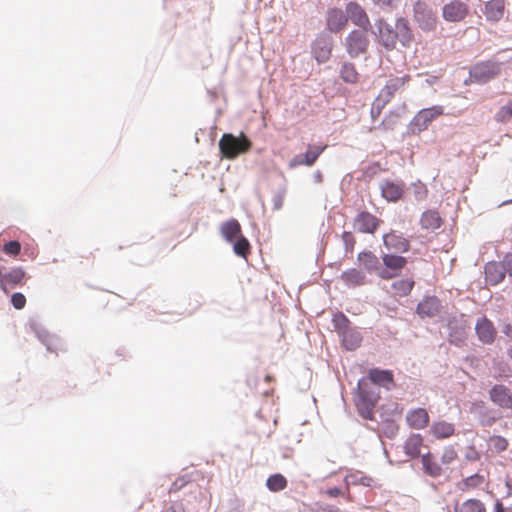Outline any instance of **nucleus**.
Wrapping results in <instances>:
<instances>
[{"label": "nucleus", "instance_id": "obj_7", "mask_svg": "<svg viewBox=\"0 0 512 512\" xmlns=\"http://www.w3.org/2000/svg\"><path fill=\"white\" fill-rule=\"evenodd\" d=\"M29 327L47 351L57 354L59 350H62V339L55 334H51L38 320L29 319Z\"/></svg>", "mask_w": 512, "mask_h": 512}, {"label": "nucleus", "instance_id": "obj_19", "mask_svg": "<svg viewBox=\"0 0 512 512\" xmlns=\"http://www.w3.org/2000/svg\"><path fill=\"white\" fill-rule=\"evenodd\" d=\"M490 399L502 408H512V393L505 385H495L490 390Z\"/></svg>", "mask_w": 512, "mask_h": 512}, {"label": "nucleus", "instance_id": "obj_62", "mask_svg": "<svg viewBox=\"0 0 512 512\" xmlns=\"http://www.w3.org/2000/svg\"><path fill=\"white\" fill-rule=\"evenodd\" d=\"M313 180L315 183H322L323 182V174L320 170H316L313 173Z\"/></svg>", "mask_w": 512, "mask_h": 512}, {"label": "nucleus", "instance_id": "obj_28", "mask_svg": "<svg viewBox=\"0 0 512 512\" xmlns=\"http://www.w3.org/2000/svg\"><path fill=\"white\" fill-rule=\"evenodd\" d=\"M418 23L423 30H432L436 25L435 13L418 2Z\"/></svg>", "mask_w": 512, "mask_h": 512}, {"label": "nucleus", "instance_id": "obj_56", "mask_svg": "<svg viewBox=\"0 0 512 512\" xmlns=\"http://www.w3.org/2000/svg\"><path fill=\"white\" fill-rule=\"evenodd\" d=\"M406 421L412 429H416V408H412L408 411Z\"/></svg>", "mask_w": 512, "mask_h": 512}, {"label": "nucleus", "instance_id": "obj_58", "mask_svg": "<svg viewBox=\"0 0 512 512\" xmlns=\"http://www.w3.org/2000/svg\"><path fill=\"white\" fill-rule=\"evenodd\" d=\"M166 512H185L184 506L181 502H172L166 509Z\"/></svg>", "mask_w": 512, "mask_h": 512}, {"label": "nucleus", "instance_id": "obj_3", "mask_svg": "<svg viewBox=\"0 0 512 512\" xmlns=\"http://www.w3.org/2000/svg\"><path fill=\"white\" fill-rule=\"evenodd\" d=\"M218 147L223 157L233 160L240 154L247 153L252 147V142L243 132L239 136L224 133L218 142Z\"/></svg>", "mask_w": 512, "mask_h": 512}, {"label": "nucleus", "instance_id": "obj_42", "mask_svg": "<svg viewBox=\"0 0 512 512\" xmlns=\"http://www.w3.org/2000/svg\"><path fill=\"white\" fill-rule=\"evenodd\" d=\"M346 481L348 484H360L363 486L370 487L372 485L373 479L371 477L365 476L362 472L357 471L352 473L346 477Z\"/></svg>", "mask_w": 512, "mask_h": 512}, {"label": "nucleus", "instance_id": "obj_37", "mask_svg": "<svg viewBox=\"0 0 512 512\" xmlns=\"http://www.w3.org/2000/svg\"><path fill=\"white\" fill-rule=\"evenodd\" d=\"M230 244L233 246V252L241 258H246L250 253V242L243 234L233 240V242H230Z\"/></svg>", "mask_w": 512, "mask_h": 512}, {"label": "nucleus", "instance_id": "obj_52", "mask_svg": "<svg viewBox=\"0 0 512 512\" xmlns=\"http://www.w3.org/2000/svg\"><path fill=\"white\" fill-rule=\"evenodd\" d=\"M386 102H388V100H386L384 97H381V95L379 94L371 108L372 118H375L381 113V109L384 107Z\"/></svg>", "mask_w": 512, "mask_h": 512}, {"label": "nucleus", "instance_id": "obj_59", "mask_svg": "<svg viewBox=\"0 0 512 512\" xmlns=\"http://www.w3.org/2000/svg\"><path fill=\"white\" fill-rule=\"evenodd\" d=\"M326 494L331 497V498H335V497H338L339 495L342 494V490L341 488L337 487V486H334V487H330L326 490Z\"/></svg>", "mask_w": 512, "mask_h": 512}, {"label": "nucleus", "instance_id": "obj_29", "mask_svg": "<svg viewBox=\"0 0 512 512\" xmlns=\"http://www.w3.org/2000/svg\"><path fill=\"white\" fill-rule=\"evenodd\" d=\"M443 219L436 210H427L421 216V226L423 229L434 231L441 227Z\"/></svg>", "mask_w": 512, "mask_h": 512}, {"label": "nucleus", "instance_id": "obj_18", "mask_svg": "<svg viewBox=\"0 0 512 512\" xmlns=\"http://www.w3.org/2000/svg\"><path fill=\"white\" fill-rule=\"evenodd\" d=\"M383 243L389 253H404L409 249V241L402 235L391 232L383 235Z\"/></svg>", "mask_w": 512, "mask_h": 512}, {"label": "nucleus", "instance_id": "obj_43", "mask_svg": "<svg viewBox=\"0 0 512 512\" xmlns=\"http://www.w3.org/2000/svg\"><path fill=\"white\" fill-rule=\"evenodd\" d=\"M1 249L6 255L15 258L21 253L22 247L18 240H9L2 244Z\"/></svg>", "mask_w": 512, "mask_h": 512}, {"label": "nucleus", "instance_id": "obj_20", "mask_svg": "<svg viewBox=\"0 0 512 512\" xmlns=\"http://www.w3.org/2000/svg\"><path fill=\"white\" fill-rule=\"evenodd\" d=\"M339 337L342 347L347 351H355L361 346L363 341L362 334L355 326L346 330L345 333H341Z\"/></svg>", "mask_w": 512, "mask_h": 512}, {"label": "nucleus", "instance_id": "obj_55", "mask_svg": "<svg viewBox=\"0 0 512 512\" xmlns=\"http://www.w3.org/2000/svg\"><path fill=\"white\" fill-rule=\"evenodd\" d=\"M494 512H512V502L504 503L501 500H496L494 504Z\"/></svg>", "mask_w": 512, "mask_h": 512}, {"label": "nucleus", "instance_id": "obj_11", "mask_svg": "<svg viewBox=\"0 0 512 512\" xmlns=\"http://www.w3.org/2000/svg\"><path fill=\"white\" fill-rule=\"evenodd\" d=\"M345 13L346 16H348V22L351 21L356 27L361 29L371 28L372 22L367 11L356 0H351L346 3Z\"/></svg>", "mask_w": 512, "mask_h": 512}, {"label": "nucleus", "instance_id": "obj_25", "mask_svg": "<svg viewBox=\"0 0 512 512\" xmlns=\"http://www.w3.org/2000/svg\"><path fill=\"white\" fill-rule=\"evenodd\" d=\"M505 0H490L485 4L484 14L487 20L498 22L504 16Z\"/></svg>", "mask_w": 512, "mask_h": 512}, {"label": "nucleus", "instance_id": "obj_1", "mask_svg": "<svg viewBox=\"0 0 512 512\" xmlns=\"http://www.w3.org/2000/svg\"><path fill=\"white\" fill-rule=\"evenodd\" d=\"M368 30L373 41L386 51L396 49L398 42L403 47H409L414 39L410 24L404 17H398L395 26H392L384 17L379 16L374 19Z\"/></svg>", "mask_w": 512, "mask_h": 512}, {"label": "nucleus", "instance_id": "obj_49", "mask_svg": "<svg viewBox=\"0 0 512 512\" xmlns=\"http://www.w3.org/2000/svg\"><path fill=\"white\" fill-rule=\"evenodd\" d=\"M342 241L344 243L345 252L351 253L354 250V245L356 243L355 237L352 232L344 231L341 235Z\"/></svg>", "mask_w": 512, "mask_h": 512}, {"label": "nucleus", "instance_id": "obj_4", "mask_svg": "<svg viewBox=\"0 0 512 512\" xmlns=\"http://www.w3.org/2000/svg\"><path fill=\"white\" fill-rule=\"evenodd\" d=\"M370 31L368 29H353L344 38L343 46L351 59L366 55L370 47Z\"/></svg>", "mask_w": 512, "mask_h": 512}, {"label": "nucleus", "instance_id": "obj_33", "mask_svg": "<svg viewBox=\"0 0 512 512\" xmlns=\"http://www.w3.org/2000/svg\"><path fill=\"white\" fill-rule=\"evenodd\" d=\"M286 193H287V180L281 174L280 175V182L278 183L277 189L274 192V195L272 197L273 210L277 211V210H280L283 207V202H284V198H285Z\"/></svg>", "mask_w": 512, "mask_h": 512}, {"label": "nucleus", "instance_id": "obj_15", "mask_svg": "<svg viewBox=\"0 0 512 512\" xmlns=\"http://www.w3.org/2000/svg\"><path fill=\"white\" fill-rule=\"evenodd\" d=\"M379 223L380 219L368 211H361L354 218V227L361 233H375L379 227Z\"/></svg>", "mask_w": 512, "mask_h": 512}, {"label": "nucleus", "instance_id": "obj_13", "mask_svg": "<svg viewBox=\"0 0 512 512\" xmlns=\"http://www.w3.org/2000/svg\"><path fill=\"white\" fill-rule=\"evenodd\" d=\"M27 274L22 267H14L5 272L0 280V288L8 294L11 289L21 287L25 284Z\"/></svg>", "mask_w": 512, "mask_h": 512}, {"label": "nucleus", "instance_id": "obj_24", "mask_svg": "<svg viewBox=\"0 0 512 512\" xmlns=\"http://www.w3.org/2000/svg\"><path fill=\"white\" fill-rule=\"evenodd\" d=\"M220 232L228 243L233 242L242 235L241 225L238 220L231 218L221 224Z\"/></svg>", "mask_w": 512, "mask_h": 512}, {"label": "nucleus", "instance_id": "obj_60", "mask_svg": "<svg viewBox=\"0 0 512 512\" xmlns=\"http://www.w3.org/2000/svg\"><path fill=\"white\" fill-rule=\"evenodd\" d=\"M505 486L507 488L506 499L512 498V477H507L505 481Z\"/></svg>", "mask_w": 512, "mask_h": 512}, {"label": "nucleus", "instance_id": "obj_34", "mask_svg": "<svg viewBox=\"0 0 512 512\" xmlns=\"http://www.w3.org/2000/svg\"><path fill=\"white\" fill-rule=\"evenodd\" d=\"M340 78L347 84H355L358 82L359 73L355 64L352 62H344L340 68Z\"/></svg>", "mask_w": 512, "mask_h": 512}, {"label": "nucleus", "instance_id": "obj_35", "mask_svg": "<svg viewBox=\"0 0 512 512\" xmlns=\"http://www.w3.org/2000/svg\"><path fill=\"white\" fill-rule=\"evenodd\" d=\"M331 322L338 335L345 333L346 330L353 326L350 319L342 311L335 312L332 316Z\"/></svg>", "mask_w": 512, "mask_h": 512}, {"label": "nucleus", "instance_id": "obj_45", "mask_svg": "<svg viewBox=\"0 0 512 512\" xmlns=\"http://www.w3.org/2000/svg\"><path fill=\"white\" fill-rule=\"evenodd\" d=\"M339 508L326 504V503H315L313 506L311 505H304L303 509L300 512H338Z\"/></svg>", "mask_w": 512, "mask_h": 512}, {"label": "nucleus", "instance_id": "obj_64", "mask_svg": "<svg viewBox=\"0 0 512 512\" xmlns=\"http://www.w3.org/2000/svg\"><path fill=\"white\" fill-rule=\"evenodd\" d=\"M24 254H26L27 256H29L31 258H34L36 256L35 252L33 250H30L29 248H26L24 250Z\"/></svg>", "mask_w": 512, "mask_h": 512}, {"label": "nucleus", "instance_id": "obj_23", "mask_svg": "<svg viewBox=\"0 0 512 512\" xmlns=\"http://www.w3.org/2000/svg\"><path fill=\"white\" fill-rule=\"evenodd\" d=\"M340 278L349 287H358L367 283V278L364 272L356 268H350L343 271Z\"/></svg>", "mask_w": 512, "mask_h": 512}, {"label": "nucleus", "instance_id": "obj_53", "mask_svg": "<svg viewBox=\"0 0 512 512\" xmlns=\"http://www.w3.org/2000/svg\"><path fill=\"white\" fill-rule=\"evenodd\" d=\"M457 459V452L453 447H448L444 450L442 455V462L444 464H451Z\"/></svg>", "mask_w": 512, "mask_h": 512}, {"label": "nucleus", "instance_id": "obj_61", "mask_svg": "<svg viewBox=\"0 0 512 512\" xmlns=\"http://www.w3.org/2000/svg\"><path fill=\"white\" fill-rule=\"evenodd\" d=\"M408 133H416V115L410 120L408 125Z\"/></svg>", "mask_w": 512, "mask_h": 512}, {"label": "nucleus", "instance_id": "obj_27", "mask_svg": "<svg viewBox=\"0 0 512 512\" xmlns=\"http://www.w3.org/2000/svg\"><path fill=\"white\" fill-rule=\"evenodd\" d=\"M429 432L435 439H446L454 435L455 427L454 424L441 420L434 422Z\"/></svg>", "mask_w": 512, "mask_h": 512}, {"label": "nucleus", "instance_id": "obj_40", "mask_svg": "<svg viewBox=\"0 0 512 512\" xmlns=\"http://www.w3.org/2000/svg\"><path fill=\"white\" fill-rule=\"evenodd\" d=\"M287 484V479L280 473L272 474L266 480V486L272 492H278L285 489Z\"/></svg>", "mask_w": 512, "mask_h": 512}, {"label": "nucleus", "instance_id": "obj_26", "mask_svg": "<svg viewBox=\"0 0 512 512\" xmlns=\"http://www.w3.org/2000/svg\"><path fill=\"white\" fill-rule=\"evenodd\" d=\"M440 309V301L436 297H426L418 304V315L421 317H433L439 314Z\"/></svg>", "mask_w": 512, "mask_h": 512}, {"label": "nucleus", "instance_id": "obj_63", "mask_svg": "<svg viewBox=\"0 0 512 512\" xmlns=\"http://www.w3.org/2000/svg\"><path fill=\"white\" fill-rule=\"evenodd\" d=\"M479 458V453L476 452L475 450H472L471 453L467 454V459H469L470 461H476L479 460Z\"/></svg>", "mask_w": 512, "mask_h": 512}, {"label": "nucleus", "instance_id": "obj_6", "mask_svg": "<svg viewBox=\"0 0 512 512\" xmlns=\"http://www.w3.org/2000/svg\"><path fill=\"white\" fill-rule=\"evenodd\" d=\"M382 262L378 272L381 279H392L401 274L407 260L405 257L395 253H384L381 255Z\"/></svg>", "mask_w": 512, "mask_h": 512}, {"label": "nucleus", "instance_id": "obj_38", "mask_svg": "<svg viewBox=\"0 0 512 512\" xmlns=\"http://www.w3.org/2000/svg\"><path fill=\"white\" fill-rule=\"evenodd\" d=\"M422 466L424 472L432 477L441 475L442 469L431 454L422 456Z\"/></svg>", "mask_w": 512, "mask_h": 512}, {"label": "nucleus", "instance_id": "obj_9", "mask_svg": "<svg viewBox=\"0 0 512 512\" xmlns=\"http://www.w3.org/2000/svg\"><path fill=\"white\" fill-rule=\"evenodd\" d=\"M366 379L371 384H376L381 389L389 392L396 388L394 372L390 369L381 367H372L367 370Z\"/></svg>", "mask_w": 512, "mask_h": 512}, {"label": "nucleus", "instance_id": "obj_36", "mask_svg": "<svg viewBox=\"0 0 512 512\" xmlns=\"http://www.w3.org/2000/svg\"><path fill=\"white\" fill-rule=\"evenodd\" d=\"M484 482V476L476 473L464 478L461 482H459L458 488L463 492H467L481 487Z\"/></svg>", "mask_w": 512, "mask_h": 512}, {"label": "nucleus", "instance_id": "obj_5", "mask_svg": "<svg viewBox=\"0 0 512 512\" xmlns=\"http://www.w3.org/2000/svg\"><path fill=\"white\" fill-rule=\"evenodd\" d=\"M334 39L327 31L319 32L310 44L311 55L318 64L328 62L332 56Z\"/></svg>", "mask_w": 512, "mask_h": 512}, {"label": "nucleus", "instance_id": "obj_8", "mask_svg": "<svg viewBox=\"0 0 512 512\" xmlns=\"http://www.w3.org/2000/svg\"><path fill=\"white\" fill-rule=\"evenodd\" d=\"M500 73V64L495 61H485L474 65L469 71L471 82L484 84Z\"/></svg>", "mask_w": 512, "mask_h": 512}, {"label": "nucleus", "instance_id": "obj_46", "mask_svg": "<svg viewBox=\"0 0 512 512\" xmlns=\"http://www.w3.org/2000/svg\"><path fill=\"white\" fill-rule=\"evenodd\" d=\"M512 118V101L502 106L495 115V120L500 123H506Z\"/></svg>", "mask_w": 512, "mask_h": 512}, {"label": "nucleus", "instance_id": "obj_2", "mask_svg": "<svg viewBox=\"0 0 512 512\" xmlns=\"http://www.w3.org/2000/svg\"><path fill=\"white\" fill-rule=\"evenodd\" d=\"M382 390L376 384H371L365 376L358 380L353 391V399L360 417L374 421V410L381 400Z\"/></svg>", "mask_w": 512, "mask_h": 512}, {"label": "nucleus", "instance_id": "obj_10", "mask_svg": "<svg viewBox=\"0 0 512 512\" xmlns=\"http://www.w3.org/2000/svg\"><path fill=\"white\" fill-rule=\"evenodd\" d=\"M348 26V16L345 10L339 7H329L325 14V29L331 34L341 33Z\"/></svg>", "mask_w": 512, "mask_h": 512}, {"label": "nucleus", "instance_id": "obj_51", "mask_svg": "<svg viewBox=\"0 0 512 512\" xmlns=\"http://www.w3.org/2000/svg\"><path fill=\"white\" fill-rule=\"evenodd\" d=\"M191 481L188 475L179 476L171 485L169 492L176 493L184 488Z\"/></svg>", "mask_w": 512, "mask_h": 512}, {"label": "nucleus", "instance_id": "obj_22", "mask_svg": "<svg viewBox=\"0 0 512 512\" xmlns=\"http://www.w3.org/2000/svg\"><path fill=\"white\" fill-rule=\"evenodd\" d=\"M357 259L360 265L370 274H376L378 276V272L380 269V260L379 258L369 250H363L358 253Z\"/></svg>", "mask_w": 512, "mask_h": 512}, {"label": "nucleus", "instance_id": "obj_14", "mask_svg": "<svg viewBox=\"0 0 512 512\" xmlns=\"http://www.w3.org/2000/svg\"><path fill=\"white\" fill-rule=\"evenodd\" d=\"M469 13V7L466 3L454 0L444 5L442 9L443 18L448 22H461Z\"/></svg>", "mask_w": 512, "mask_h": 512}, {"label": "nucleus", "instance_id": "obj_21", "mask_svg": "<svg viewBox=\"0 0 512 512\" xmlns=\"http://www.w3.org/2000/svg\"><path fill=\"white\" fill-rule=\"evenodd\" d=\"M504 263L488 262L485 266V280L490 285H497L505 278Z\"/></svg>", "mask_w": 512, "mask_h": 512}, {"label": "nucleus", "instance_id": "obj_57", "mask_svg": "<svg viewBox=\"0 0 512 512\" xmlns=\"http://www.w3.org/2000/svg\"><path fill=\"white\" fill-rule=\"evenodd\" d=\"M504 268L510 277H512V254H507L504 259Z\"/></svg>", "mask_w": 512, "mask_h": 512}, {"label": "nucleus", "instance_id": "obj_17", "mask_svg": "<svg viewBox=\"0 0 512 512\" xmlns=\"http://www.w3.org/2000/svg\"><path fill=\"white\" fill-rule=\"evenodd\" d=\"M475 330L482 343L491 344L494 342L497 330L494 324L487 317L483 316L477 320Z\"/></svg>", "mask_w": 512, "mask_h": 512}, {"label": "nucleus", "instance_id": "obj_12", "mask_svg": "<svg viewBox=\"0 0 512 512\" xmlns=\"http://www.w3.org/2000/svg\"><path fill=\"white\" fill-rule=\"evenodd\" d=\"M326 146L309 144L304 153L296 154L288 162V167L294 169L298 166H313L320 155L324 152Z\"/></svg>", "mask_w": 512, "mask_h": 512}, {"label": "nucleus", "instance_id": "obj_41", "mask_svg": "<svg viewBox=\"0 0 512 512\" xmlns=\"http://www.w3.org/2000/svg\"><path fill=\"white\" fill-rule=\"evenodd\" d=\"M391 287L394 290L395 295L401 297L406 296L412 291L414 287V281L408 279L397 280L391 284Z\"/></svg>", "mask_w": 512, "mask_h": 512}, {"label": "nucleus", "instance_id": "obj_44", "mask_svg": "<svg viewBox=\"0 0 512 512\" xmlns=\"http://www.w3.org/2000/svg\"><path fill=\"white\" fill-rule=\"evenodd\" d=\"M508 440L502 436L494 435L489 438V447L496 453H501L507 450Z\"/></svg>", "mask_w": 512, "mask_h": 512}, {"label": "nucleus", "instance_id": "obj_16", "mask_svg": "<svg viewBox=\"0 0 512 512\" xmlns=\"http://www.w3.org/2000/svg\"><path fill=\"white\" fill-rule=\"evenodd\" d=\"M381 195L389 202H397L404 194V184L397 180L384 179L380 183Z\"/></svg>", "mask_w": 512, "mask_h": 512}, {"label": "nucleus", "instance_id": "obj_31", "mask_svg": "<svg viewBox=\"0 0 512 512\" xmlns=\"http://www.w3.org/2000/svg\"><path fill=\"white\" fill-rule=\"evenodd\" d=\"M401 448L407 459L400 460L399 463L404 464L409 462V466L413 469L414 464L410 462V460L416 459V433H411Z\"/></svg>", "mask_w": 512, "mask_h": 512}, {"label": "nucleus", "instance_id": "obj_50", "mask_svg": "<svg viewBox=\"0 0 512 512\" xmlns=\"http://www.w3.org/2000/svg\"><path fill=\"white\" fill-rule=\"evenodd\" d=\"M10 302L15 309L21 310L26 305V297L21 292H14L11 294Z\"/></svg>", "mask_w": 512, "mask_h": 512}, {"label": "nucleus", "instance_id": "obj_32", "mask_svg": "<svg viewBox=\"0 0 512 512\" xmlns=\"http://www.w3.org/2000/svg\"><path fill=\"white\" fill-rule=\"evenodd\" d=\"M443 114L441 107H432L418 111V130L426 128L428 123Z\"/></svg>", "mask_w": 512, "mask_h": 512}, {"label": "nucleus", "instance_id": "obj_54", "mask_svg": "<svg viewBox=\"0 0 512 512\" xmlns=\"http://www.w3.org/2000/svg\"><path fill=\"white\" fill-rule=\"evenodd\" d=\"M429 415L425 409L418 408V428H423L428 425Z\"/></svg>", "mask_w": 512, "mask_h": 512}, {"label": "nucleus", "instance_id": "obj_48", "mask_svg": "<svg viewBox=\"0 0 512 512\" xmlns=\"http://www.w3.org/2000/svg\"><path fill=\"white\" fill-rule=\"evenodd\" d=\"M375 6H378L383 12H392L400 5V0H371Z\"/></svg>", "mask_w": 512, "mask_h": 512}, {"label": "nucleus", "instance_id": "obj_39", "mask_svg": "<svg viewBox=\"0 0 512 512\" xmlns=\"http://www.w3.org/2000/svg\"><path fill=\"white\" fill-rule=\"evenodd\" d=\"M485 504L476 498H470L464 501L456 512H486Z\"/></svg>", "mask_w": 512, "mask_h": 512}, {"label": "nucleus", "instance_id": "obj_47", "mask_svg": "<svg viewBox=\"0 0 512 512\" xmlns=\"http://www.w3.org/2000/svg\"><path fill=\"white\" fill-rule=\"evenodd\" d=\"M398 425L394 420L386 419L382 424V429L379 431V436L381 434L385 435L387 438H393L397 434Z\"/></svg>", "mask_w": 512, "mask_h": 512}, {"label": "nucleus", "instance_id": "obj_30", "mask_svg": "<svg viewBox=\"0 0 512 512\" xmlns=\"http://www.w3.org/2000/svg\"><path fill=\"white\" fill-rule=\"evenodd\" d=\"M410 80L409 75H404L401 77H395L387 81L384 88L381 90L380 95L381 97H384L386 100L389 101V99L394 95V93L399 90L404 84Z\"/></svg>", "mask_w": 512, "mask_h": 512}]
</instances>
